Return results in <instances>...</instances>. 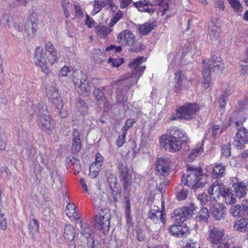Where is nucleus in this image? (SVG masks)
Here are the masks:
<instances>
[{"instance_id":"obj_57","label":"nucleus","mask_w":248,"mask_h":248,"mask_svg":"<svg viewBox=\"0 0 248 248\" xmlns=\"http://www.w3.org/2000/svg\"><path fill=\"white\" fill-rule=\"evenodd\" d=\"M149 217L153 220L156 223H157L158 222L161 221L163 223H164V218L163 217V214H162V216H158V214H155V215L153 216L152 217V214L149 215Z\"/></svg>"},{"instance_id":"obj_5","label":"nucleus","mask_w":248,"mask_h":248,"mask_svg":"<svg viewBox=\"0 0 248 248\" xmlns=\"http://www.w3.org/2000/svg\"><path fill=\"white\" fill-rule=\"evenodd\" d=\"M159 144L161 149L172 153L180 151L183 144L181 140L173 139L164 135L160 137Z\"/></svg>"},{"instance_id":"obj_26","label":"nucleus","mask_w":248,"mask_h":248,"mask_svg":"<svg viewBox=\"0 0 248 248\" xmlns=\"http://www.w3.org/2000/svg\"><path fill=\"white\" fill-rule=\"evenodd\" d=\"M220 29L214 23H211L209 26L208 36L213 41H217L220 36Z\"/></svg>"},{"instance_id":"obj_18","label":"nucleus","mask_w":248,"mask_h":248,"mask_svg":"<svg viewBox=\"0 0 248 248\" xmlns=\"http://www.w3.org/2000/svg\"><path fill=\"white\" fill-rule=\"evenodd\" d=\"M225 206L219 202H213L211 205V210L213 217L217 220H220L225 217Z\"/></svg>"},{"instance_id":"obj_46","label":"nucleus","mask_w":248,"mask_h":248,"mask_svg":"<svg viewBox=\"0 0 248 248\" xmlns=\"http://www.w3.org/2000/svg\"><path fill=\"white\" fill-rule=\"evenodd\" d=\"M229 4L233 9L234 12H240L243 10V7L238 0H228Z\"/></svg>"},{"instance_id":"obj_53","label":"nucleus","mask_w":248,"mask_h":248,"mask_svg":"<svg viewBox=\"0 0 248 248\" xmlns=\"http://www.w3.org/2000/svg\"><path fill=\"white\" fill-rule=\"evenodd\" d=\"M103 7L100 0H94L92 14L94 15L99 13Z\"/></svg>"},{"instance_id":"obj_36","label":"nucleus","mask_w":248,"mask_h":248,"mask_svg":"<svg viewBox=\"0 0 248 248\" xmlns=\"http://www.w3.org/2000/svg\"><path fill=\"white\" fill-rule=\"evenodd\" d=\"M154 29L153 24L152 23L146 22L141 25L139 29L140 34L145 35L149 33Z\"/></svg>"},{"instance_id":"obj_25","label":"nucleus","mask_w":248,"mask_h":248,"mask_svg":"<svg viewBox=\"0 0 248 248\" xmlns=\"http://www.w3.org/2000/svg\"><path fill=\"white\" fill-rule=\"evenodd\" d=\"M192 214V210L187 207L182 208L180 210H175L174 216L176 220H179L180 222H184L186 218Z\"/></svg>"},{"instance_id":"obj_64","label":"nucleus","mask_w":248,"mask_h":248,"mask_svg":"<svg viewBox=\"0 0 248 248\" xmlns=\"http://www.w3.org/2000/svg\"><path fill=\"white\" fill-rule=\"evenodd\" d=\"M155 214H158V216H162V211L159 210V208L158 207L154 206L151 209L149 214H152L153 217V216L155 215Z\"/></svg>"},{"instance_id":"obj_10","label":"nucleus","mask_w":248,"mask_h":248,"mask_svg":"<svg viewBox=\"0 0 248 248\" xmlns=\"http://www.w3.org/2000/svg\"><path fill=\"white\" fill-rule=\"evenodd\" d=\"M248 143V130L244 127L237 129L234 139V144L238 149H241L245 144Z\"/></svg>"},{"instance_id":"obj_55","label":"nucleus","mask_w":248,"mask_h":248,"mask_svg":"<svg viewBox=\"0 0 248 248\" xmlns=\"http://www.w3.org/2000/svg\"><path fill=\"white\" fill-rule=\"evenodd\" d=\"M13 27L18 31L22 32L23 31L22 19L19 18L15 19V22Z\"/></svg>"},{"instance_id":"obj_15","label":"nucleus","mask_w":248,"mask_h":248,"mask_svg":"<svg viewBox=\"0 0 248 248\" xmlns=\"http://www.w3.org/2000/svg\"><path fill=\"white\" fill-rule=\"evenodd\" d=\"M170 233L178 238L186 237L189 234V229L187 226L181 224H173L169 228Z\"/></svg>"},{"instance_id":"obj_59","label":"nucleus","mask_w":248,"mask_h":248,"mask_svg":"<svg viewBox=\"0 0 248 248\" xmlns=\"http://www.w3.org/2000/svg\"><path fill=\"white\" fill-rule=\"evenodd\" d=\"M122 13L119 11L111 19V22L109 24L111 27L113 26L122 16Z\"/></svg>"},{"instance_id":"obj_61","label":"nucleus","mask_w":248,"mask_h":248,"mask_svg":"<svg viewBox=\"0 0 248 248\" xmlns=\"http://www.w3.org/2000/svg\"><path fill=\"white\" fill-rule=\"evenodd\" d=\"M126 132H123L121 136H119L117 140V145L118 147H121L125 141Z\"/></svg>"},{"instance_id":"obj_14","label":"nucleus","mask_w":248,"mask_h":248,"mask_svg":"<svg viewBox=\"0 0 248 248\" xmlns=\"http://www.w3.org/2000/svg\"><path fill=\"white\" fill-rule=\"evenodd\" d=\"M117 41L122 45L132 46L136 42L134 34L129 30L121 31L118 35Z\"/></svg>"},{"instance_id":"obj_44","label":"nucleus","mask_w":248,"mask_h":248,"mask_svg":"<svg viewBox=\"0 0 248 248\" xmlns=\"http://www.w3.org/2000/svg\"><path fill=\"white\" fill-rule=\"evenodd\" d=\"M209 217V215L207 208H203L199 211L198 218L200 220L207 222Z\"/></svg>"},{"instance_id":"obj_7","label":"nucleus","mask_w":248,"mask_h":248,"mask_svg":"<svg viewBox=\"0 0 248 248\" xmlns=\"http://www.w3.org/2000/svg\"><path fill=\"white\" fill-rule=\"evenodd\" d=\"M37 17V13L33 10H30L24 26L25 32L29 38H33L35 35L38 25Z\"/></svg>"},{"instance_id":"obj_63","label":"nucleus","mask_w":248,"mask_h":248,"mask_svg":"<svg viewBox=\"0 0 248 248\" xmlns=\"http://www.w3.org/2000/svg\"><path fill=\"white\" fill-rule=\"evenodd\" d=\"M187 196V191L184 190V189H182L180 192L178 193L177 198L179 201H182L186 199Z\"/></svg>"},{"instance_id":"obj_37","label":"nucleus","mask_w":248,"mask_h":248,"mask_svg":"<svg viewBox=\"0 0 248 248\" xmlns=\"http://www.w3.org/2000/svg\"><path fill=\"white\" fill-rule=\"evenodd\" d=\"M107 201L105 199H103L101 194L97 195L93 198L94 207L97 210L102 208L106 204Z\"/></svg>"},{"instance_id":"obj_62","label":"nucleus","mask_w":248,"mask_h":248,"mask_svg":"<svg viewBox=\"0 0 248 248\" xmlns=\"http://www.w3.org/2000/svg\"><path fill=\"white\" fill-rule=\"evenodd\" d=\"M85 25L89 28L93 27L95 25V22L88 15L86 16Z\"/></svg>"},{"instance_id":"obj_12","label":"nucleus","mask_w":248,"mask_h":248,"mask_svg":"<svg viewBox=\"0 0 248 248\" xmlns=\"http://www.w3.org/2000/svg\"><path fill=\"white\" fill-rule=\"evenodd\" d=\"M141 76L140 73H128L123 76L117 80V83L121 85H126V88L129 89L133 85L137 82L139 78Z\"/></svg>"},{"instance_id":"obj_30","label":"nucleus","mask_w":248,"mask_h":248,"mask_svg":"<svg viewBox=\"0 0 248 248\" xmlns=\"http://www.w3.org/2000/svg\"><path fill=\"white\" fill-rule=\"evenodd\" d=\"M39 221L35 218L31 219L29 226V235L32 238H36V234L39 231Z\"/></svg>"},{"instance_id":"obj_54","label":"nucleus","mask_w":248,"mask_h":248,"mask_svg":"<svg viewBox=\"0 0 248 248\" xmlns=\"http://www.w3.org/2000/svg\"><path fill=\"white\" fill-rule=\"evenodd\" d=\"M47 96L49 99L50 100L51 102H53L54 100L58 99V98H61L58 91L55 90L54 88L52 89V90L48 92L47 93Z\"/></svg>"},{"instance_id":"obj_9","label":"nucleus","mask_w":248,"mask_h":248,"mask_svg":"<svg viewBox=\"0 0 248 248\" xmlns=\"http://www.w3.org/2000/svg\"><path fill=\"white\" fill-rule=\"evenodd\" d=\"M224 237L225 231L223 229L209 227L207 239L213 246L216 244H218Z\"/></svg>"},{"instance_id":"obj_1","label":"nucleus","mask_w":248,"mask_h":248,"mask_svg":"<svg viewBox=\"0 0 248 248\" xmlns=\"http://www.w3.org/2000/svg\"><path fill=\"white\" fill-rule=\"evenodd\" d=\"M207 176L201 167L187 166L185 173L182 176L181 183L191 188L203 187L207 183Z\"/></svg>"},{"instance_id":"obj_29","label":"nucleus","mask_w":248,"mask_h":248,"mask_svg":"<svg viewBox=\"0 0 248 248\" xmlns=\"http://www.w3.org/2000/svg\"><path fill=\"white\" fill-rule=\"evenodd\" d=\"M230 212L234 217H241L247 215L244 207L240 204L232 205L230 209Z\"/></svg>"},{"instance_id":"obj_23","label":"nucleus","mask_w":248,"mask_h":248,"mask_svg":"<svg viewBox=\"0 0 248 248\" xmlns=\"http://www.w3.org/2000/svg\"><path fill=\"white\" fill-rule=\"evenodd\" d=\"M233 186L238 197L242 198L246 195L248 189V182H237Z\"/></svg>"},{"instance_id":"obj_47","label":"nucleus","mask_w":248,"mask_h":248,"mask_svg":"<svg viewBox=\"0 0 248 248\" xmlns=\"http://www.w3.org/2000/svg\"><path fill=\"white\" fill-rule=\"evenodd\" d=\"M214 247L216 248H231V244L229 240L224 237L218 244L214 245Z\"/></svg>"},{"instance_id":"obj_58","label":"nucleus","mask_w":248,"mask_h":248,"mask_svg":"<svg viewBox=\"0 0 248 248\" xmlns=\"http://www.w3.org/2000/svg\"><path fill=\"white\" fill-rule=\"evenodd\" d=\"M135 123V121L132 119H128L125 123L124 126L123 127V132H126L127 133V131L129 128L132 127L133 125Z\"/></svg>"},{"instance_id":"obj_20","label":"nucleus","mask_w":248,"mask_h":248,"mask_svg":"<svg viewBox=\"0 0 248 248\" xmlns=\"http://www.w3.org/2000/svg\"><path fill=\"white\" fill-rule=\"evenodd\" d=\"M46 52L47 53V57L49 63L52 65L57 61V53L55 49L54 46L50 43L47 42L45 44Z\"/></svg>"},{"instance_id":"obj_33","label":"nucleus","mask_w":248,"mask_h":248,"mask_svg":"<svg viewBox=\"0 0 248 248\" xmlns=\"http://www.w3.org/2000/svg\"><path fill=\"white\" fill-rule=\"evenodd\" d=\"M79 225L81 228V234L86 238H90L93 232L91 226L88 223H83L82 221L79 222Z\"/></svg>"},{"instance_id":"obj_38","label":"nucleus","mask_w":248,"mask_h":248,"mask_svg":"<svg viewBox=\"0 0 248 248\" xmlns=\"http://www.w3.org/2000/svg\"><path fill=\"white\" fill-rule=\"evenodd\" d=\"M65 212L69 218L77 219L78 215L76 211V206L72 203H69L66 208Z\"/></svg>"},{"instance_id":"obj_22","label":"nucleus","mask_w":248,"mask_h":248,"mask_svg":"<svg viewBox=\"0 0 248 248\" xmlns=\"http://www.w3.org/2000/svg\"><path fill=\"white\" fill-rule=\"evenodd\" d=\"M135 6L141 12H147L150 14L155 11L153 5L149 1H139L135 2Z\"/></svg>"},{"instance_id":"obj_56","label":"nucleus","mask_w":248,"mask_h":248,"mask_svg":"<svg viewBox=\"0 0 248 248\" xmlns=\"http://www.w3.org/2000/svg\"><path fill=\"white\" fill-rule=\"evenodd\" d=\"M175 79L177 81V83L175 85V87L180 89L181 87V83L183 79L182 77V72L181 71H177L175 73Z\"/></svg>"},{"instance_id":"obj_42","label":"nucleus","mask_w":248,"mask_h":248,"mask_svg":"<svg viewBox=\"0 0 248 248\" xmlns=\"http://www.w3.org/2000/svg\"><path fill=\"white\" fill-rule=\"evenodd\" d=\"M198 200L202 205L209 204V206H211L214 202L213 200L210 199V197L204 193L199 194L198 197Z\"/></svg>"},{"instance_id":"obj_3","label":"nucleus","mask_w":248,"mask_h":248,"mask_svg":"<svg viewBox=\"0 0 248 248\" xmlns=\"http://www.w3.org/2000/svg\"><path fill=\"white\" fill-rule=\"evenodd\" d=\"M198 105L196 103H188L179 107L177 109L176 116L172 117V120L176 119L190 120L194 118L199 111Z\"/></svg>"},{"instance_id":"obj_6","label":"nucleus","mask_w":248,"mask_h":248,"mask_svg":"<svg viewBox=\"0 0 248 248\" xmlns=\"http://www.w3.org/2000/svg\"><path fill=\"white\" fill-rule=\"evenodd\" d=\"M51 121L46 107L45 106H42L41 109L39 110V115L37 117L38 125L42 130L51 132L52 129Z\"/></svg>"},{"instance_id":"obj_24","label":"nucleus","mask_w":248,"mask_h":248,"mask_svg":"<svg viewBox=\"0 0 248 248\" xmlns=\"http://www.w3.org/2000/svg\"><path fill=\"white\" fill-rule=\"evenodd\" d=\"M72 137L71 150L73 154H77L78 153L81 149L79 132L75 129L73 132Z\"/></svg>"},{"instance_id":"obj_19","label":"nucleus","mask_w":248,"mask_h":248,"mask_svg":"<svg viewBox=\"0 0 248 248\" xmlns=\"http://www.w3.org/2000/svg\"><path fill=\"white\" fill-rule=\"evenodd\" d=\"M248 117V115L246 113H239L237 111H234L230 117V124L234 123L236 126H241L243 125Z\"/></svg>"},{"instance_id":"obj_43","label":"nucleus","mask_w":248,"mask_h":248,"mask_svg":"<svg viewBox=\"0 0 248 248\" xmlns=\"http://www.w3.org/2000/svg\"><path fill=\"white\" fill-rule=\"evenodd\" d=\"M227 127H222L220 129V126L218 124H214L211 127L212 137L215 139L219 136Z\"/></svg>"},{"instance_id":"obj_13","label":"nucleus","mask_w":248,"mask_h":248,"mask_svg":"<svg viewBox=\"0 0 248 248\" xmlns=\"http://www.w3.org/2000/svg\"><path fill=\"white\" fill-rule=\"evenodd\" d=\"M118 169L120 172L121 181L122 182L124 188L128 190L132 184V178L128 171L127 168L123 163H119Z\"/></svg>"},{"instance_id":"obj_17","label":"nucleus","mask_w":248,"mask_h":248,"mask_svg":"<svg viewBox=\"0 0 248 248\" xmlns=\"http://www.w3.org/2000/svg\"><path fill=\"white\" fill-rule=\"evenodd\" d=\"M75 235L74 228L70 224L64 226L63 236L67 242L69 243V248H76V245L74 241Z\"/></svg>"},{"instance_id":"obj_48","label":"nucleus","mask_w":248,"mask_h":248,"mask_svg":"<svg viewBox=\"0 0 248 248\" xmlns=\"http://www.w3.org/2000/svg\"><path fill=\"white\" fill-rule=\"evenodd\" d=\"M202 146V145L201 144L200 147L191 151L189 155V158L190 159H194L197 156L200 155L203 152V149Z\"/></svg>"},{"instance_id":"obj_41","label":"nucleus","mask_w":248,"mask_h":248,"mask_svg":"<svg viewBox=\"0 0 248 248\" xmlns=\"http://www.w3.org/2000/svg\"><path fill=\"white\" fill-rule=\"evenodd\" d=\"M93 94L99 105L104 102L105 97L104 93L99 88H95L93 92Z\"/></svg>"},{"instance_id":"obj_51","label":"nucleus","mask_w":248,"mask_h":248,"mask_svg":"<svg viewBox=\"0 0 248 248\" xmlns=\"http://www.w3.org/2000/svg\"><path fill=\"white\" fill-rule=\"evenodd\" d=\"M229 94L227 92H224L222 93L219 98V107L224 108L226 105V101L228 98Z\"/></svg>"},{"instance_id":"obj_8","label":"nucleus","mask_w":248,"mask_h":248,"mask_svg":"<svg viewBox=\"0 0 248 248\" xmlns=\"http://www.w3.org/2000/svg\"><path fill=\"white\" fill-rule=\"evenodd\" d=\"M34 62L36 65H38L45 74L48 73V64L44 56L43 49L42 47L38 46L35 49L34 53Z\"/></svg>"},{"instance_id":"obj_32","label":"nucleus","mask_w":248,"mask_h":248,"mask_svg":"<svg viewBox=\"0 0 248 248\" xmlns=\"http://www.w3.org/2000/svg\"><path fill=\"white\" fill-rule=\"evenodd\" d=\"M77 88L78 92L84 95H87V94L91 91V86L89 84V82L86 80H83V81L79 84L78 86L76 87Z\"/></svg>"},{"instance_id":"obj_31","label":"nucleus","mask_w":248,"mask_h":248,"mask_svg":"<svg viewBox=\"0 0 248 248\" xmlns=\"http://www.w3.org/2000/svg\"><path fill=\"white\" fill-rule=\"evenodd\" d=\"M94 29L97 36L101 38H104L112 31L110 28L105 26H96Z\"/></svg>"},{"instance_id":"obj_21","label":"nucleus","mask_w":248,"mask_h":248,"mask_svg":"<svg viewBox=\"0 0 248 248\" xmlns=\"http://www.w3.org/2000/svg\"><path fill=\"white\" fill-rule=\"evenodd\" d=\"M144 60V58L143 57H140L133 61L131 62L128 66L131 69L133 70L132 73H140L141 75L142 73L144 72L146 68L145 66H140V64Z\"/></svg>"},{"instance_id":"obj_52","label":"nucleus","mask_w":248,"mask_h":248,"mask_svg":"<svg viewBox=\"0 0 248 248\" xmlns=\"http://www.w3.org/2000/svg\"><path fill=\"white\" fill-rule=\"evenodd\" d=\"M108 62L111 63L113 67H118L124 62L123 58H109L108 61Z\"/></svg>"},{"instance_id":"obj_34","label":"nucleus","mask_w":248,"mask_h":248,"mask_svg":"<svg viewBox=\"0 0 248 248\" xmlns=\"http://www.w3.org/2000/svg\"><path fill=\"white\" fill-rule=\"evenodd\" d=\"M77 110L81 114L85 115L88 112V105L81 98H78L76 100V103Z\"/></svg>"},{"instance_id":"obj_11","label":"nucleus","mask_w":248,"mask_h":248,"mask_svg":"<svg viewBox=\"0 0 248 248\" xmlns=\"http://www.w3.org/2000/svg\"><path fill=\"white\" fill-rule=\"evenodd\" d=\"M171 166V161L166 157L159 158L156 160V167L158 173L162 176L169 175Z\"/></svg>"},{"instance_id":"obj_45","label":"nucleus","mask_w":248,"mask_h":248,"mask_svg":"<svg viewBox=\"0 0 248 248\" xmlns=\"http://www.w3.org/2000/svg\"><path fill=\"white\" fill-rule=\"evenodd\" d=\"M174 130H176V132L178 134L177 140H181L182 144L186 142L187 137L186 133L184 131L176 127H173Z\"/></svg>"},{"instance_id":"obj_4","label":"nucleus","mask_w":248,"mask_h":248,"mask_svg":"<svg viewBox=\"0 0 248 248\" xmlns=\"http://www.w3.org/2000/svg\"><path fill=\"white\" fill-rule=\"evenodd\" d=\"M98 210L99 215L95 216L94 218L95 227L98 230L108 231L109 229L110 213L108 208L102 207Z\"/></svg>"},{"instance_id":"obj_35","label":"nucleus","mask_w":248,"mask_h":248,"mask_svg":"<svg viewBox=\"0 0 248 248\" xmlns=\"http://www.w3.org/2000/svg\"><path fill=\"white\" fill-rule=\"evenodd\" d=\"M85 79L86 76L83 75L81 71L76 70L73 72L72 80L75 87L78 86L83 80Z\"/></svg>"},{"instance_id":"obj_27","label":"nucleus","mask_w":248,"mask_h":248,"mask_svg":"<svg viewBox=\"0 0 248 248\" xmlns=\"http://www.w3.org/2000/svg\"><path fill=\"white\" fill-rule=\"evenodd\" d=\"M118 84L119 88L117 89L116 92L117 101L120 103L124 102L127 99V92L128 89L125 87L122 88V85L120 86V84Z\"/></svg>"},{"instance_id":"obj_2","label":"nucleus","mask_w":248,"mask_h":248,"mask_svg":"<svg viewBox=\"0 0 248 248\" xmlns=\"http://www.w3.org/2000/svg\"><path fill=\"white\" fill-rule=\"evenodd\" d=\"M220 57H213L207 63H204L202 70V76L203 78V87L207 89L210 85L211 69L215 73H218L224 68V64L221 62Z\"/></svg>"},{"instance_id":"obj_39","label":"nucleus","mask_w":248,"mask_h":248,"mask_svg":"<svg viewBox=\"0 0 248 248\" xmlns=\"http://www.w3.org/2000/svg\"><path fill=\"white\" fill-rule=\"evenodd\" d=\"M236 229L241 232L248 231V218H241L236 225Z\"/></svg>"},{"instance_id":"obj_40","label":"nucleus","mask_w":248,"mask_h":248,"mask_svg":"<svg viewBox=\"0 0 248 248\" xmlns=\"http://www.w3.org/2000/svg\"><path fill=\"white\" fill-rule=\"evenodd\" d=\"M225 168L220 164L216 165L213 168V176L216 178H220L224 173Z\"/></svg>"},{"instance_id":"obj_50","label":"nucleus","mask_w":248,"mask_h":248,"mask_svg":"<svg viewBox=\"0 0 248 248\" xmlns=\"http://www.w3.org/2000/svg\"><path fill=\"white\" fill-rule=\"evenodd\" d=\"M222 155L225 157H228L231 156V145L229 143L223 145L221 146Z\"/></svg>"},{"instance_id":"obj_60","label":"nucleus","mask_w":248,"mask_h":248,"mask_svg":"<svg viewBox=\"0 0 248 248\" xmlns=\"http://www.w3.org/2000/svg\"><path fill=\"white\" fill-rule=\"evenodd\" d=\"M165 135L168 137L172 138L173 139H177L178 134L176 132V130H174L173 127H170L168 130L167 133Z\"/></svg>"},{"instance_id":"obj_49","label":"nucleus","mask_w":248,"mask_h":248,"mask_svg":"<svg viewBox=\"0 0 248 248\" xmlns=\"http://www.w3.org/2000/svg\"><path fill=\"white\" fill-rule=\"evenodd\" d=\"M107 178L109 184V187L112 192H113L114 191L113 189L116 188V185L118 184L117 179L115 176L112 174L108 175Z\"/></svg>"},{"instance_id":"obj_16","label":"nucleus","mask_w":248,"mask_h":248,"mask_svg":"<svg viewBox=\"0 0 248 248\" xmlns=\"http://www.w3.org/2000/svg\"><path fill=\"white\" fill-rule=\"evenodd\" d=\"M224 190V185L218 183L217 181L215 182L208 189V194L210 199L214 202L217 201V199L222 196V193Z\"/></svg>"},{"instance_id":"obj_28","label":"nucleus","mask_w":248,"mask_h":248,"mask_svg":"<svg viewBox=\"0 0 248 248\" xmlns=\"http://www.w3.org/2000/svg\"><path fill=\"white\" fill-rule=\"evenodd\" d=\"M222 196L223 197L227 204H233L236 202V200L232 190L228 188L225 189L222 193Z\"/></svg>"}]
</instances>
